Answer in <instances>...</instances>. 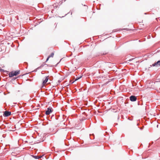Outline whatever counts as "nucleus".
I'll return each mask as SVG.
<instances>
[{
	"label": "nucleus",
	"instance_id": "f257e3e1",
	"mask_svg": "<svg viewBox=\"0 0 160 160\" xmlns=\"http://www.w3.org/2000/svg\"><path fill=\"white\" fill-rule=\"evenodd\" d=\"M20 73L19 70L13 71L10 72L8 75L9 77H12L14 76H16Z\"/></svg>",
	"mask_w": 160,
	"mask_h": 160
},
{
	"label": "nucleus",
	"instance_id": "f03ea898",
	"mask_svg": "<svg viewBox=\"0 0 160 160\" xmlns=\"http://www.w3.org/2000/svg\"><path fill=\"white\" fill-rule=\"evenodd\" d=\"M53 111V109L52 108L49 107L47 108V110L46 111L45 114L46 115H48Z\"/></svg>",
	"mask_w": 160,
	"mask_h": 160
},
{
	"label": "nucleus",
	"instance_id": "7ed1b4c3",
	"mask_svg": "<svg viewBox=\"0 0 160 160\" xmlns=\"http://www.w3.org/2000/svg\"><path fill=\"white\" fill-rule=\"evenodd\" d=\"M152 66L156 67H160V62L159 60H158L157 62L152 64V65H151L150 67H149V68H150Z\"/></svg>",
	"mask_w": 160,
	"mask_h": 160
},
{
	"label": "nucleus",
	"instance_id": "20e7f679",
	"mask_svg": "<svg viewBox=\"0 0 160 160\" xmlns=\"http://www.w3.org/2000/svg\"><path fill=\"white\" fill-rule=\"evenodd\" d=\"M129 99L131 102H135L137 100V97L134 95H132L130 96Z\"/></svg>",
	"mask_w": 160,
	"mask_h": 160
},
{
	"label": "nucleus",
	"instance_id": "39448f33",
	"mask_svg": "<svg viewBox=\"0 0 160 160\" xmlns=\"http://www.w3.org/2000/svg\"><path fill=\"white\" fill-rule=\"evenodd\" d=\"M11 114V112L8 111H5L4 112L3 114V116L5 117H7Z\"/></svg>",
	"mask_w": 160,
	"mask_h": 160
},
{
	"label": "nucleus",
	"instance_id": "423d86ee",
	"mask_svg": "<svg viewBox=\"0 0 160 160\" xmlns=\"http://www.w3.org/2000/svg\"><path fill=\"white\" fill-rule=\"evenodd\" d=\"M48 77H49L48 76L45 77V80H43L42 84H44L47 82L48 80V79H49Z\"/></svg>",
	"mask_w": 160,
	"mask_h": 160
},
{
	"label": "nucleus",
	"instance_id": "0eeeda50",
	"mask_svg": "<svg viewBox=\"0 0 160 160\" xmlns=\"http://www.w3.org/2000/svg\"><path fill=\"white\" fill-rule=\"evenodd\" d=\"M31 156L33 158H34L35 159H36L40 158H42V156H38V155L36 156V155H32Z\"/></svg>",
	"mask_w": 160,
	"mask_h": 160
},
{
	"label": "nucleus",
	"instance_id": "6e6552de",
	"mask_svg": "<svg viewBox=\"0 0 160 160\" xmlns=\"http://www.w3.org/2000/svg\"><path fill=\"white\" fill-rule=\"evenodd\" d=\"M137 104L138 106L139 105H143V102L141 100L139 101H138Z\"/></svg>",
	"mask_w": 160,
	"mask_h": 160
},
{
	"label": "nucleus",
	"instance_id": "1a4fd4ad",
	"mask_svg": "<svg viewBox=\"0 0 160 160\" xmlns=\"http://www.w3.org/2000/svg\"><path fill=\"white\" fill-rule=\"evenodd\" d=\"M112 65H113L112 63L108 62L107 63V65L109 67H111L112 66Z\"/></svg>",
	"mask_w": 160,
	"mask_h": 160
},
{
	"label": "nucleus",
	"instance_id": "9d476101",
	"mask_svg": "<svg viewBox=\"0 0 160 160\" xmlns=\"http://www.w3.org/2000/svg\"><path fill=\"white\" fill-rule=\"evenodd\" d=\"M17 78H18V77L12 78L10 81L12 82L13 81H14V80H15L16 79H17Z\"/></svg>",
	"mask_w": 160,
	"mask_h": 160
},
{
	"label": "nucleus",
	"instance_id": "9b49d317",
	"mask_svg": "<svg viewBox=\"0 0 160 160\" xmlns=\"http://www.w3.org/2000/svg\"><path fill=\"white\" fill-rule=\"evenodd\" d=\"M54 55V53L53 52H52L51 54L48 56L49 58L50 57H53Z\"/></svg>",
	"mask_w": 160,
	"mask_h": 160
},
{
	"label": "nucleus",
	"instance_id": "f8f14e48",
	"mask_svg": "<svg viewBox=\"0 0 160 160\" xmlns=\"http://www.w3.org/2000/svg\"><path fill=\"white\" fill-rule=\"evenodd\" d=\"M82 76H81L79 77H77L76 78V79H75V81H76L78 80V79H79L80 78H82Z\"/></svg>",
	"mask_w": 160,
	"mask_h": 160
},
{
	"label": "nucleus",
	"instance_id": "ddd939ff",
	"mask_svg": "<svg viewBox=\"0 0 160 160\" xmlns=\"http://www.w3.org/2000/svg\"><path fill=\"white\" fill-rule=\"evenodd\" d=\"M47 65V64L44 63H43L38 68H41L43 67L44 65Z\"/></svg>",
	"mask_w": 160,
	"mask_h": 160
},
{
	"label": "nucleus",
	"instance_id": "4468645a",
	"mask_svg": "<svg viewBox=\"0 0 160 160\" xmlns=\"http://www.w3.org/2000/svg\"><path fill=\"white\" fill-rule=\"evenodd\" d=\"M155 52V51H154V52H153L151 54V55H153L154 54H155V53H156L157 52H160V50H158L156 52Z\"/></svg>",
	"mask_w": 160,
	"mask_h": 160
},
{
	"label": "nucleus",
	"instance_id": "2eb2a0df",
	"mask_svg": "<svg viewBox=\"0 0 160 160\" xmlns=\"http://www.w3.org/2000/svg\"><path fill=\"white\" fill-rule=\"evenodd\" d=\"M1 71H2L3 72H7V71L4 70L2 68H0V72Z\"/></svg>",
	"mask_w": 160,
	"mask_h": 160
},
{
	"label": "nucleus",
	"instance_id": "dca6fc26",
	"mask_svg": "<svg viewBox=\"0 0 160 160\" xmlns=\"http://www.w3.org/2000/svg\"><path fill=\"white\" fill-rule=\"evenodd\" d=\"M49 56H48V57H47V59H46V62H47L49 60Z\"/></svg>",
	"mask_w": 160,
	"mask_h": 160
},
{
	"label": "nucleus",
	"instance_id": "f3484780",
	"mask_svg": "<svg viewBox=\"0 0 160 160\" xmlns=\"http://www.w3.org/2000/svg\"><path fill=\"white\" fill-rule=\"evenodd\" d=\"M48 66L51 67H53L54 66H53L52 65H51L49 64H47L46 65Z\"/></svg>",
	"mask_w": 160,
	"mask_h": 160
},
{
	"label": "nucleus",
	"instance_id": "a211bd4d",
	"mask_svg": "<svg viewBox=\"0 0 160 160\" xmlns=\"http://www.w3.org/2000/svg\"><path fill=\"white\" fill-rule=\"evenodd\" d=\"M92 136V137H94V136H93V135H92V136H91V135H90V138L91 139H93V138H92V137H91V136Z\"/></svg>",
	"mask_w": 160,
	"mask_h": 160
},
{
	"label": "nucleus",
	"instance_id": "6ab92c4d",
	"mask_svg": "<svg viewBox=\"0 0 160 160\" xmlns=\"http://www.w3.org/2000/svg\"><path fill=\"white\" fill-rule=\"evenodd\" d=\"M62 117L63 119V120H64L65 119V116L64 115H62Z\"/></svg>",
	"mask_w": 160,
	"mask_h": 160
},
{
	"label": "nucleus",
	"instance_id": "aec40b11",
	"mask_svg": "<svg viewBox=\"0 0 160 160\" xmlns=\"http://www.w3.org/2000/svg\"><path fill=\"white\" fill-rule=\"evenodd\" d=\"M62 2L60 1V2H59V4H60L59 6H60V5H61V4H62Z\"/></svg>",
	"mask_w": 160,
	"mask_h": 160
},
{
	"label": "nucleus",
	"instance_id": "412c9836",
	"mask_svg": "<svg viewBox=\"0 0 160 160\" xmlns=\"http://www.w3.org/2000/svg\"><path fill=\"white\" fill-rule=\"evenodd\" d=\"M2 127L3 128H5V127H6V126L4 125L3 124H2Z\"/></svg>",
	"mask_w": 160,
	"mask_h": 160
},
{
	"label": "nucleus",
	"instance_id": "4be33fe9",
	"mask_svg": "<svg viewBox=\"0 0 160 160\" xmlns=\"http://www.w3.org/2000/svg\"><path fill=\"white\" fill-rule=\"evenodd\" d=\"M24 63L25 65H28V63L27 62H25Z\"/></svg>",
	"mask_w": 160,
	"mask_h": 160
},
{
	"label": "nucleus",
	"instance_id": "5701e85b",
	"mask_svg": "<svg viewBox=\"0 0 160 160\" xmlns=\"http://www.w3.org/2000/svg\"><path fill=\"white\" fill-rule=\"evenodd\" d=\"M67 14H66L64 16H63L62 17H60V18H63L65 16H66Z\"/></svg>",
	"mask_w": 160,
	"mask_h": 160
},
{
	"label": "nucleus",
	"instance_id": "b1692460",
	"mask_svg": "<svg viewBox=\"0 0 160 160\" xmlns=\"http://www.w3.org/2000/svg\"><path fill=\"white\" fill-rule=\"evenodd\" d=\"M106 54V53L104 54V53H101V55H105Z\"/></svg>",
	"mask_w": 160,
	"mask_h": 160
},
{
	"label": "nucleus",
	"instance_id": "393cba45",
	"mask_svg": "<svg viewBox=\"0 0 160 160\" xmlns=\"http://www.w3.org/2000/svg\"><path fill=\"white\" fill-rule=\"evenodd\" d=\"M159 79H157V80H158L157 81H156V82H160V81L159 80Z\"/></svg>",
	"mask_w": 160,
	"mask_h": 160
},
{
	"label": "nucleus",
	"instance_id": "a878e982",
	"mask_svg": "<svg viewBox=\"0 0 160 160\" xmlns=\"http://www.w3.org/2000/svg\"><path fill=\"white\" fill-rule=\"evenodd\" d=\"M143 128H144V127H143L140 128V129L141 130H142V129H143Z\"/></svg>",
	"mask_w": 160,
	"mask_h": 160
},
{
	"label": "nucleus",
	"instance_id": "bb28decb",
	"mask_svg": "<svg viewBox=\"0 0 160 160\" xmlns=\"http://www.w3.org/2000/svg\"><path fill=\"white\" fill-rule=\"evenodd\" d=\"M97 9L98 10H100V8H98V7H97Z\"/></svg>",
	"mask_w": 160,
	"mask_h": 160
},
{
	"label": "nucleus",
	"instance_id": "cd10ccee",
	"mask_svg": "<svg viewBox=\"0 0 160 160\" xmlns=\"http://www.w3.org/2000/svg\"><path fill=\"white\" fill-rule=\"evenodd\" d=\"M57 8V7L56 6H54V8Z\"/></svg>",
	"mask_w": 160,
	"mask_h": 160
},
{
	"label": "nucleus",
	"instance_id": "c85d7f7f",
	"mask_svg": "<svg viewBox=\"0 0 160 160\" xmlns=\"http://www.w3.org/2000/svg\"><path fill=\"white\" fill-rule=\"evenodd\" d=\"M83 143V141H82V142H81V144H82V143Z\"/></svg>",
	"mask_w": 160,
	"mask_h": 160
},
{
	"label": "nucleus",
	"instance_id": "c756f323",
	"mask_svg": "<svg viewBox=\"0 0 160 160\" xmlns=\"http://www.w3.org/2000/svg\"><path fill=\"white\" fill-rule=\"evenodd\" d=\"M119 118H120L119 116H118V119H119Z\"/></svg>",
	"mask_w": 160,
	"mask_h": 160
},
{
	"label": "nucleus",
	"instance_id": "7c9ffc66",
	"mask_svg": "<svg viewBox=\"0 0 160 160\" xmlns=\"http://www.w3.org/2000/svg\"><path fill=\"white\" fill-rule=\"evenodd\" d=\"M74 82H75V81H73V82H71V83L72 84L73 83H74Z\"/></svg>",
	"mask_w": 160,
	"mask_h": 160
},
{
	"label": "nucleus",
	"instance_id": "2f4dec72",
	"mask_svg": "<svg viewBox=\"0 0 160 160\" xmlns=\"http://www.w3.org/2000/svg\"><path fill=\"white\" fill-rule=\"evenodd\" d=\"M42 5V6H43V5L42 4H39V5Z\"/></svg>",
	"mask_w": 160,
	"mask_h": 160
},
{
	"label": "nucleus",
	"instance_id": "473e14b6",
	"mask_svg": "<svg viewBox=\"0 0 160 160\" xmlns=\"http://www.w3.org/2000/svg\"><path fill=\"white\" fill-rule=\"evenodd\" d=\"M129 119L130 120H132V119Z\"/></svg>",
	"mask_w": 160,
	"mask_h": 160
},
{
	"label": "nucleus",
	"instance_id": "72a5a7b5",
	"mask_svg": "<svg viewBox=\"0 0 160 160\" xmlns=\"http://www.w3.org/2000/svg\"><path fill=\"white\" fill-rule=\"evenodd\" d=\"M158 125H157V128H158Z\"/></svg>",
	"mask_w": 160,
	"mask_h": 160
},
{
	"label": "nucleus",
	"instance_id": "f704fd0d",
	"mask_svg": "<svg viewBox=\"0 0 160 160\" xmlns=\"http://www.w3.org/2000/svg\"><path fill=\"white\" fill-rule=\"evenodd\" d=\"M129 61H132V59H130Z\"/></svg>",
	"mask_w": 160,
	"mask_h": 160
},
{
	"label": "nucleus",
	"instance_id": "c9c22d12",
	"mask_svg": "<svg viewBox=\"0 0 160 160\" xmlns=\"http://www.w3.org/2000/svg\"><path fill=\"white\" fill-rule=\"evenodd\" d=\"M72 12H71V15H72Z\"/></svg>",
	"mask_w": 160,
	"mask_h": 160
},
{
	"label": "nucleus",
	"instance_id": "e433bc0d",
	"mask_svg": "<svg viewBox=\"0 0 160 160\" xmlns=\"http://www.w3.org/2000/svg\"><path fill=\"white\" fill-rule=\"evenodd\" d=\"M70 12H71V11H70V12H68V13L67 14H68V13H70Z\"/></svg>",
	"mask_w": 160,
	"mask_h": 160
},
{
	"label": "nucleus",
	"instance_id": "4c0bfd02",
	"mask_svg": "<svg viewBox=\"0 0 160 160\" xmlns=\"http://www.w3.org/2000/svg\"><path fill=\"white\" fill-rule=\"evenodd\" d=\"M70 12H71V11H70V12H68V13L67 14H68V13H70Z\"/></svg>",
	"mask_w": 160,
	"mask_h": 160
},
{
	"label": "nucleus",
	"instance_id": "58836bf2",
	"mask_svg": "<svg viewBox=\"0 0 160 160\" xmlns=\"http://www.w3.org/2000/svg\"><path fill=\"white\" fill-rule=\"evenodd\" d=\"M70 12H71V11H70V12H68V13L67 14H68V13H70Z\"/></svg>",
	"mask_w": 160,
	"mask_h": 160
},
{
	"label": "nucleus",
	"instance_id": "ea45409f",
	"mask_svg": "<svg viewBox=\"0 0 160 160\" xmlns=\"http://www.w3.org/2000/svg\"><path fill=\"white\" fill-rule=\"evenodd\" d=\"M58 63L57 64V65H55V66H57V65Z\"/></svg>",
	"mask_w": 160,
	"mask_h": 160
},
{
	"label": "nucleus",
	"instance_id": "a19ab883",
	"mask_svg": "<svg viewBox=\"0 0 160 160\" xmlns=\"http://www.w3.org/2000/svg\"><path fill=\"white\" fill-rule=\"evenodd\" d=\"M118 125V123H116V125Z\"/></svg>",
	"mask_w": 160,
	"mask_h": 160
},
{
	"label": "nucleus",
	"instance_id": "79ce46f5",
	"mask_svg": "<svg viewBox=\"0 0 160 160\" xmlns=\"http://www.w3.org/2000/svg\"><path fill=\"white\" fill-rule=\"evenodd\" d=\"M20 108H22L21 107H19Z\"/></svg>",
	"mask_w": 160,
	"mask_h": 160
},
{
	"label": "nucleus",
	"instance_id": "37998d69",
	"mask_svg": "<svg viewBox=\"0 0 160 160\" xmlns=\"http://www.w3.org/2000/svg\"><path fill=\"white\" fill-rule=\"evenodd\" d=\"M84 6H86L85 5H84Z\"/></svg>",
	"mask_w": 160,
	"mask_h": 160
},
{
	"label": "nucleus",
	"instance_id": "c03bdc74",
	"mask_svg": "<svg viewBox=\"0 0 160 160\" xmlns=\"http://www.w3.org/2000/svg\"><path fill=\"white\" fill-rule=\"evenodd\" d=\"M56 119H58V118H56Z\"/></svg>",
	"mask_w": 160,
	"mask_h": 160
},
{
	"label": "nucleus",
	"instance_id": "a18cd8bd",
	"mask_svg": "<svg viewBox=\"0 0 160 160\" xmlns=\"http://www.w3.org/2000/svg\"><path fill=\"white\" fill-rule=\"evenodd\" d=\"M160 62V60H159Z\"/></svg>",
	"mask_w": 160,
	"mask_h": 160
}]
</instances>
